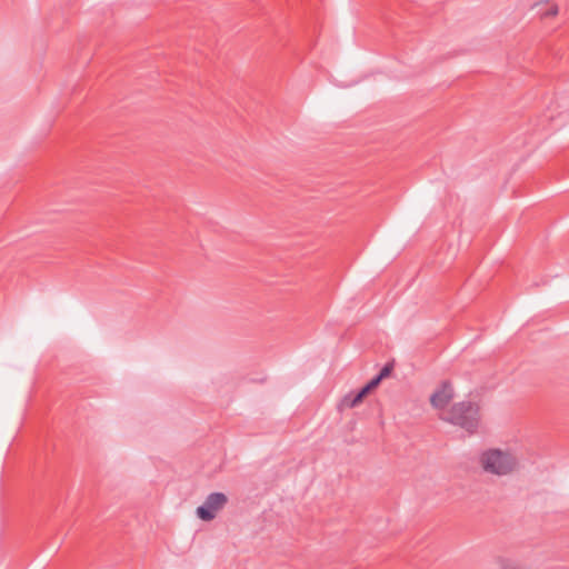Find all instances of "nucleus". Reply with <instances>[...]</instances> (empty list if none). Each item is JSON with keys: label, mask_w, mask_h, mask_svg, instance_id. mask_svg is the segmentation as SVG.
Listing matches in <instances>:
<instances>
[{"label": "nucleus", "mask_w": 569, "mask_h": 569, "mask_svg": "<svg viewBox=\"0 0 569 569\" xmlns=\"http://www.w3.org/2000/svg\"><path fill=\"white\" fill-rule=\"evenodd\" d=\"M440 417L442 420L473 433L480 421L479 406L471 401H461L453 405L447 412L441 413Z\"/></svg>", "instance_id": "1"}, {"label": "nucleus", "mask_w": 569, "mask_h": 569, "mask_svg": "<svg viewBox=\"0 0 569 569\" xmlns=\"http://www.w3.org/2000/svg\"><path fill=\"white\" fill-rule=\"evenodd\" d=\"M480 461L485 471L498 476H506L512 472L518 465V461L512 453L500 449H490L485 451L481 455Z\"/></svg>", "instance_id": "2"}, {"label": "nucleus", "mask_w": 569, "mask_h": 569, "mask_svg": "<svg viewBox=\"0 0 569 569\" xmlns=\"http://www.w3.org/2000/svg\"><path fill=\"white\" fill-rule=\"evenodd\" d=\"M227 502L228 498L224 493L212 492L206 498L204 502L197 508V516L203 521H210Z\"/></svg>", "instance_id": "3"}, {"label": "nucleus", "mask_w": 569, "mask_h": 569, "mask_svg": "<svg viewBox=\"0 0 569 569\" xmlns=\"http://www.w3.org/2000/svg\"><path fill=\"white\" fill-rule=\"evenodd\" d=\"M453 398V388L450 382L445 381L441 386L431 395L430 402L437 409H443Z\"/></svg>", "instance_id": "4"}, {"label": "nucleus", "mask_w": 569, "mask_h": 569, "mask_svg": "<svg viewBox=\"0 0 569 569\" xmlns=\"http://www.w3.org/2000/svg\"><path fill=\"white\" fill-rule=\"evenodd\" d=\"M366 397V393L360 389L357 393H348L342 399V406L347 408H355L360 405Z\"/></svg>", "instance_id": "5"}, {"label": "nucleus", "mask_w": 569, "mask_h": 569, "mask_svg": "<svg viewBox=\"0 0 569 569\" xmlns=\"http://www.w3.org/2000/svg\"><path fill=\"white\" fill-rule=\"evenodd\" d=\"M499 566L501 569H526L518 561L509 559V558L499 559Z\"/></svg>", "instance_id": "6"}, {"label": "nucleus", "mask_w": 569, "mask_h": 569, "mask_svg": "<svg viewBox=\"0 0 569 569\" xmlns=\"http://www.w3.org/2000/svg\"><path fill=\"white\" fill-rule=\"evenodd\" d=\"M380 378H378L377 376L370 381L368 382L365 387L361 388V390L366 393V396L372 390L375 389L376 387H378V385L380 383Z\"/></svg>", "instance_id": "7"}, {"label": "nucleus", "mask_w": 569, "mask_h": 569, "mask_svg": "<svg viewBox=\"0 0 569 569\" xmlns=\"http://www.w3.org/2000/svg\"><path fill=\"white\" fill-rule=\"evenodd\" d=\"M390 371L391 367L387 365L381 369L380 373L377 377L380 378V380H382L385 377L389 376Z\"/></svg>", "instance_id": "8"}, {"label": "nucleus", "mask_w": 569, "mask_h": 569, "mask_svg": "<svg viewBox=\"0 0 569 569\" xmlns=\"http://www.w3.org/2000/svg\"><path fill=\"white\" fill-rule=\"evenodd\" d=\"M558 12V8L557 7H552L548 12L547 14L549 16H556Z\"/></svg>", "instance_id": "9"}]
</instances>
